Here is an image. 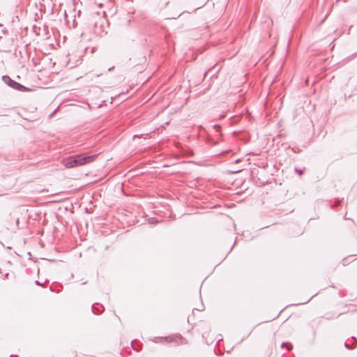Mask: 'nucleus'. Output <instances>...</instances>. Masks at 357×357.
I'll return each mask as SVG.
<instances>
[{"label":"nucleus","mask_w":357,"mask_h":357,"mask_svg":"<svg viewBox=\"0 0 357 357\" xmlns=\"http://www.w3.org/2000/svg\"><path fill=\"white\" fill-rule=\"evenodd\" d=\"M2 79L5 83L16 90L21 91H26V88L25 86L13 80L10 77L7 75L3 76Z\"/></svg>","instance_id":"f257e3e1"},{"label":"nucleus","mask_w":357,"mask_h":357,"mask_svg":"<svg viewBox=\"0 0 357 357\" xmlns=\"http://www.w3.org/2000/svg\"><path fill=\"white\" fill-rule=\"evenodd\" d=\"M153 341L156 343L163 342H175L177 344H179V343H181L182 338L181 336H178V335L169 336V337H156L153 340Z\"/></svg>","instance_id":"f03ea898"},{"label":"nucleus","mask_w":357,"mask_h":357,"mask_svg":"<svg viewBox=\"0 0 357 357\" xmlns=\"http://www.w3.org/2000/svg\"><path fill=\"white\" fill-rule=\"evenodd\" d=\"M73 157L76 159L78 165L80 166L92 162L95 159L96 155L84 156L82 155H77Z\"/></svg>","instance_id":"7ed1b4c3"},{"label":"nucleus","mask_w":357,"mask_h":357,"mask_svg":"<svg viewBox=\"0 0 357 357\" xmlns=\"http://www.w3.org/2000/svg\"><path fill=\"white\" fill-rule=\"evenodd\" d=\"M63 165L66 168H73L77 166H79L77 163V161L73 156H70L66 160L63 161Z\"/></svg>","instance_id":"20e7f679"},{"label":"nucleus","mask_w":357,"mask_h":357,"mask_svg":"<svg viewBox=\"0 0 357 357\" xmlns=\"http://www.w3.org/2000/svg\"><path fill=\"white\" fill-rule=\"evenodd\" d=\"M149 222H150V223H155V222H157V220H155V218H151L149 220Z\"/></svg>","instance_id":"39448f33"},{"label":"nucleus","mask_w":357,"mask_h":357,"mask_svg":"<svg viewBox=\"0 0 357 357\" xmlns=\"http://www.w3.org/2000/svg\"><path fill=\"white\" fill-rule=\"evenodd\" d=\"M97 310L98 312H102L103 310V306L102 305H100L98 308H97Z\"/></svg>","instance_id":"423d86ee"},{"label":"nucleus","mask_w":357,"mask_h":357,"mask_svg":"<svg viewBox=\"0 0 357 357\" xmlns=\"http://www.w3.org/2000/svg\"><path fill=\"white\" fill-rule=\"evenodd\" d=\"M296 172H298V174L299 175H301V174H303V170H299V169H296Z\"/></svg>","instance_id":"0eeeda50"},{"label":"nucleus","mask_w":357,"mask_h":357,"mask_svg":"<svg viewBox=\"0 0 357 357\" xmlns=\"http://www.w3.org/2000/svg\"><path fill=\"white\" fill-rule=\"evenodd\" d=\"M346 261H347V259H344L342 260V262H343V265H344H344H346Z\"/></svg>","instance_id":"6e6552de"},{"label":"nucleus","mask_w":357,"mask_h":357,"mask_svg":"<svg viewBox=\"0 0 357 357\" xmlns=\"http://www.w3.org/2000/svg\"><path fill=\"white\" fill-rule=\"evenodd\" d=\"M344 346H345L346 347L349 348V346H348V344H347V342H344Z\"/></svg>","instance_id":"1a4fd4ad"},{"label":"nucleus","mask_w":357,"mask_h":357,"mask_svg":"<svg viewBox=\"0 0 357 357\" xmlns=\"http://www.w3.org/2000/svg\"><path fill=\"white\" fill-rule=\"evenodd\" d=\"M284 345H286V344H285V343H282V344H281V347H284Z\"/></svg>","instance_id":"9d476101"},{"label":"nucleus","mask_w":357,"mask_h":357,"mask_svg":"<svg viewBox=\"0 0 357 357\" xmlns=\"http://www.w3.org/2000/svg\"><path fill=\"white\" fill-rule=\"evenodd\" d=\"M287 350H290L289 347L288 345H287Z\"/></svg>","instance_id":"9b49d317"}]
</instances>
